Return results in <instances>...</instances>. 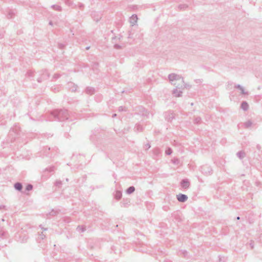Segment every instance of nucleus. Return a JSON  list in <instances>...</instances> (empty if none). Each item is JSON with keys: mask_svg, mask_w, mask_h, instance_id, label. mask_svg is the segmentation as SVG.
<instances>
[{"mask_svg": "<svg viewBox=\"0 0 262 262\" xmlns=\"http://www.w3.org/2000/svg\"><path fill=\"white\" fill-rule=\"evenodd\" d=\"M72 120L70 119L68 111L67 110H56L50 114L49 121H63L64 120Z\"/></svg>", "mask_w": 262, "mask_h": 262, "instance_id": "1", "label": "nucleus"}, {"mask_svg": "<svg viewBox=\"0 0 262 262\" xmlns=\"http://www.w3.org/2000/svg\"><path fill=\"white\" fill-rule=\"evenodd\" d=\"M168 78L169 81V82L173 85H175L176 83H174V81L175 80H181L182 82H184V79L183 78L178 74H176L175 73H171L168 75Z\"/></svg>", "mask_w": 262, "mask_h": 262, "instance_id": "2", "label": "nucleus"}, {"mask_svg": "<svg viewBox=\"0 0 262 262\" xmlns=\"http://www.w3.org/2000/svg\"><path fill=\"white\" fill-rule=\"evenodd\" d=\"M49 77V73L48 71L46 70H44L42 71V74L41 75V77L37 78V80L38 82H41L43 80H47Z\"/></svg>", "mask_w": 262, "mask_h": 262, "instance_id": "3", "label": "nucleus"}, {"mask_svg": "<svg viewBox=\"0 0 262 262\" xmlns=\"http://www.w3.org/2000/svg\"><path fill=\"white\" fill-rule=\"evenodd\" d=\"M165 117L166 120L168 121H171L174 118L173 112L171 111L166 112L165 114Z\"/></svg>", "mask_w": 262, "mask_h": 262, "instance_id": "4", "label": "nucleus"}, {"mask_svg": "<svg viewBox=\"0 0 262 262\" xmlns=\"http://www.w3.org/2000/svg\"><path fill=\"white\" fill-rule=\"evenodd\" d=\"M201 171L205 174H210L211 172V168L207 165H204L201 167Z\"/></svg>", "mask_w": 262, "mask_h": 262, "instance_id": "5", "label": "nucleus"}, {"mask_svg": "<svg viewBox=\"0 0 262 262\" xmlns=\"http://www.w3.org/2000/svg\"><path fill=\"white\" fill-rule=\"evenodd\" d=\"M177 199L180 202L184 203L187 200L188 196L186 194L180 193L177 195Z\"/></svg>", "mask_w": 262, "mask_h": 262, "instance_id": "6", "label": "nucleus"}, {"mask_svg": "<svg viewBox=\"0 0 262 262\" xmlns=\"http://www.w3.org/2000/svg\"><path fill=\"white\" fill-rule=\"evenodd\" d=\"M181 186L184 189L189 188L190 186V182L188 179H183L181 182Z\"/></svg>", "mask_w": 262, "mask_h": 262, "instance_id": "7", "label": "nucleus"}, {"mask_svg": "<svg viewBox=\"0 0 262 262\" xmlns=\"http://www.w3.org/2000/svg\"><path fill=\"white\" fill-rule=\"evenodd\" d=\"M68 88L72 91V92H75L76 91L78 86L74 83L72 82H69L68 83Z\"/></svg>", "mask_w": 262, "mask_h": 262, "instance_id": "8", "label": "nucleus"}, {"mask_svg": "<svg viewBox=\"0 0 262 262\" xmlns=\"http://www.w3.org/2000/svg\"><path fill=\"white\" fill-rule=\"evenodd\" d=\"M138 20V17L136 14H133L129 19L130 23L133 26L137 22Z\"/></svg>", "mask_w": 262, "mask_h": 262, "instance_id": "9", "label": "nucleus"}, {"mask_svg": "<svg viewBox=\"0 0 262 262\" xmlns=\"http://www.w3.org/2000/svg\"><path fill=\"white\" fill-rule=\"evenodd\" d=\"M179 88L177 86L176 88L174 89L172 91V93L174 95V96L178 97L181 96L182 94V92L181 91L178 90Z\"/></svg>", "mask_w": 262, "mask_h": 262, "instance_id": "10", "label": "nucleus"}, {"mask_svg": "<svg viewBox=\"0 0 262 262\" xmlns=\"http://www.w3.org/2000/svg\"><path fill=\"white\" fill-rule=\"evenodd\" d=\"M235 88L238 89L241 91V93L243 95L248 94L247 92H245L244 88L240 84H236L234 86Z\"/></svg>", "mask_w": 262, "mask_h": 262, "instance_id": "11", "label": "nucleus"}, {"mask_svg": "<svg viewBox=\"0 0 262 262\" xmlns=\"http://www.w3.org/2000/svg\"><path fill=\"white\" fill-rule=\"evenodd\" d=\"M241 107L245 111H247L249 108V105L246 101H243L241 105Z\"/></svg>", "mask_w": 262, "mask_h": 262, "instance_id": "12", "label": "nucleus"}, {"mask_svg": "<svg viewBox=\"0 0 262 262\" xmlns=\"http://www.w3.org/2000/svg\"><path fill=\"white\" fill-rule=\"evenodd\" d=\"M94 92H95L94 88H92V87H88L85 89L86 93H87L88 94H89V95L93 94L94 93Z\"/></svg>", "mask_w": 262, "mask_h": 262, "instance_id": "13", "label": "nucleus"}, {"mask_svg": "<svg viewBox=\"0 0 262 262\" xmlns=\"http://www.w3.org/2000/svg\"><path fill=\"white\" fill-rule=\"evenodd\" d=\"M130 201L129 199H123L121 202V206L123 207H127L129 205Z\"/></svg>", "mask_w": 262, "mask_h": 262, "instance_id": "14", "label": "nucleus"}, {"mask_svg": "<svg viewBox=\"0 0 262 262\" xmlns=\"http://www.w3.org/2000/svg\"><path fill=\"white\" fill-rule=\"evenodd\" d=\"M14 188L16 190L18 191H21L23 188V185L21 183L19 182H17L14 184Z\"/></svg>", "mask_w": 262, "mask_h": 262, "instance_id": "15", "label": "nucleus"}, {"mask_svg": "<svg viewBox=\"0 0 262 262\" xmlns=\"http://www.w3.org/2000/svg\"><path fill=\"white\" fill-rule=\"evenodd\" d=\"M135 131L137 132H142L143 130V126L139 124H137L134 128Z\"/></svg>", "mask_w": 262, "mask_h": 262, "instance_id": "16", "label": "nucleus"}, {"mask_svg": "<svg viewBox=\"0 0 262 262\" xmlns=\"http://www.w3.org/2000/svg\"><path fill=\"white\" fill-rule=\"evenodd\" d=\"M153 154L156 156L158 157L161 154V150L159 148H155L152 150Z\"/></svg>", "mask_w": 262, "mask_h": 262, "instance_id": "17", "label": "nucleus"}, {"mask_svg": "<svg viewBox=\"0 0 262 262\" xmlns=\"http://www.w3.org/2000/svg\"><path fill=\"white\" fill-rule=\"evenodd\" d=\"M115 198L117 200H120L121 197H122V192L121 191H119V190H117L116 191V193L115 194Z\"/></svg>", "mask_w": 262, "mask_h": 262, "instance_id": "18", "label": "nucleus"}, {"mask_svg": "<svg viewBox=\"0 0 262 262\" xmlns=\"http://www.w3.org/2000/svg\"><path fill=\"white\" fill-rule=\"evenodd\" d=\"M96 12H93L92 14V17L94 18V20H95L96 21H98L101 18V16L100 15H99V14H97V16H96V17L95 16V14H96Z\"/></svg>", "mask_w": 262, "mask_h": 262, "instance_id": "19", "label": "nucleus"}, {"mask_svg": "<svg viewBox=\"0 0 262 262\" xmlns=\"http://www.w3.org/2000/svg\"><path fill=\"white\" fill-rule=\"evenodd\" d=\"M51 8H52L55 10H56L58 11H61V10H62L61 7L58 5H53L51 6Z\"/></svg>", "mask_w": 262, "mask_h": 262, "instance_id": "20", "label": "nucleus"}, {"mask_svg": "<svg viewBox=\"0 0 262 262\" xmlns=\"http://www.w3.org/2000/svg\"><path fill=\"white\" fill-rule=\"evenodd\" d=\"M135 190V188L134 186H130L126 189V193L128 194H131L134 192Z\"/></svg>", "mask_w": 262, "mask_h": 262, "instance_id": "21", "label": "nucleus"}, {"mask_svg": "<svg viewBox=\"0 0 262 262\" xmlns=\"http://www.w3.org/2000/svg\"><path fill=\"white\" fill-rule=\"evenodd\" d=\"M236 155L240 159H243L245 156V153L242 151L237 152Z\"/></svg>", "mask_w": 262, "mask_h": 262, "instance_id": "22", "label": "nucleus"}, {"mask_svg": "<svg viewBox=\"0 0 262 262\" xmlns=\"http://www.w3.org/2000/svg\"><path fill=\"white\" fill-rule=\"evenodd\" d=\"M188 7V5L186 4H181L178 6V8L180 10H184Z\"/></svg>", "mask_w": 262, "mask_h": 262, "instance_id": "23", "label": "nucleus"}, {"mask_svg": "<svg viewBox=\"0 0 262 262\" xmlns=\"http://www.w3.org/2000/svg\"><path fill=\"white\" fill-rule=\"evenodd\" d=\"M201 118L200 117H196L194 120V123L196 124H198L201 122Z\"/></svg>", "mask_w": 262, "mask_h": 262, "instance_id": "24", "label": "nucleus"}, {"mask_svg": "<svg viewBox=\"0 0 262 262\" xmlns=\"http://www.w3.org/2000/svg\"><path fill=\"white\" fill-rule=\"evenodd\" d=\"M77 230L78 231L84 232L85 230V228L84 226H78L77 228Z\"/></svg>", "mask_w": 262, "mask_h": 262, "instance_id": "25", "label": "nucleus"}, {"mask_svg": "<svg viewBox=\"0 0 262 262\" xmlns=\"http://www.w3.org/2000/svg\"><path fill=\"white\" fill-rule=\"evenodd\" d=\"M252 125V122L250 121H248L244 123V126L246 128L250 127Z\"/></svg>", "mask_w": 262, "mask_h": 262, "instance_id": "26", "label": "nucleus"}, {"mask_svg": "<svg viewBox=\"0 0 262 262\" xmlns=\"http://www.w3.org/2000/svg\"><path fill=\"white\" fill-rule=\"evenodd\" d=\"M172 150L171 149V148L170 147H168L166 150H165V154L167 155H170L172 154Z\"/></svg>", "mask_w": 262, "mask_h": 262, "instance_id": "27", "label": "nucleus"}, {"mask_svg": "<svg viewBox=\"0 0 262 262\" xmlns=\"http://www.w3.org/2000/svg\"><path fill=\"white\" fill-rule=\"evenodd\" d=\"M26 75L29 77H33L34 76V72L31 70L28 71Z\"/></svg>", "mask_w": 262, "mask_h": 262, "instance_id": "28", "label": "nucleus"}, {"mask_svg": "<svg viewBox=\"0 0 262 262\" xmlns=\"http://www.w3.org/2000/svg\"><path fill=\"white\" fill-rule=\"evenodd\" d=\"M55 185L58 187H60L62 185V182L60 180H57L55 182Z\"/></svg>", "mask_w": 262, "mask_h": 262, "instance_id": "29", "label": "nucleus"}, {"mask_svg": "<svg viewBox=\"0 0 262 262\" xmlns=\"http://www.w3.org/2000/svg\"><path fill=\"white\" fill-rule=\"evenodd\" d=\"M66 4L69 6H72L73 5L72 2L71 0H64Z\"/></svg>", "mask_w": 262, "mask_h": 262, "instance_id": "30", "label": "nucleus"}, {"mask_svg": "<svg viewBox=\"0 0 262 262\" xmlns=\"http://www.w3.org/2000/svg\"><path fill=\"white\" fill-rule=\"evenodd\" d=\"M55 169V167L54 166H51L50 167L47 168L45 170L46 171L52 172Z\"/></svg>", "mask_w": 262, "mask_h": 262, "instance_id": "31", "label": "nucleus"}, {"mask_svg": "<svg viewBox=\"0 0 262 262\" xmlns=\"http://www.w3.org/2000/svg\"><path fill=\"white\" fill-rule=\"evenodd\" d=\"M32 188H33V186H32V184H28V185H27V186H26V190L27 191H30V190H31L32 189Z\"/></svg>", "mask_w": 262, "mask_h": 262, "instance_id": "32", "label": "nucleus"}, {"mask_svg": "<svg viewBox=\"0 0 262 262\" xmlns=\"http://www.w3.org/2000/svg\"><path fill=\"white\" fill-rule=\"evenodd\" d=\"M171 161L173 164H174L176 165H178L180 163L179 160L177 158H174V159H172L171 160Z\"/></svg>", "mask_w": 262, "mask_h": 262, "instance_id": "33", "label": "nucleus"}, {"mask_svg": "<svg viewBox=\"0 0 262 262\" xmlns=\"http://www.w3.org/2000/svg\"><path fill=\"white\" fill-rule=\"evenodd\" d=\"M14 15V14L13 12L12 11H10L9 12L7 17L8 18H11L13 17Z\"/></svg>", "mask_w": 262, "mask_h": 262, "instance_id": "34", "label": "nucleus"}, {"mask_svg": "<svg viewBox=\"0 0 262 262\" xmlns=\"http://www.w3.org/2000/svg\"><path fill=\"white\" fill-rule=\"evenodd\" d=\"M118 111L119 112L126 111V108L124 106H121L119 107Z\"/></svg>", "mask_w": 262, "mask_h": 262, "instance_id": "35", "label": "nucleus"}, {"mask_svg": "<svg viewBox=\"0 0 262 262\" xmlns=\"http://www.w3.org/2000/svg\"><path fill=\"white\" fill-rule=\"evenodd\" d=\"M57 213L56 211L53 210L51 212L49 213L50 215L54 216Z\"/></svg>", "mask_w": 262, "mask_h": 262, "instance_id": "36", "label": "nucleus"}, {"mask_svg": "<svg viewBox=\"0 0 262 262\" xmlns=\"http://www.w3.org/2000/svg\"><path fill=\"white\" fill-rule=\"evenodd\" d=\"M180 254H183L184 257H186L187 255V252L186 251H180Z\"/></svg>", "mask_w": 262, "mask_h": 262, "instance_id": "37", "label": "nucleus"}, {"mask_svg": "<svg viewBox=\"0 0 262 262\" xmlns=\"http://www.w3.org/2000/svg\"><path fill=\"white\" fill-rule=\"evenodd\" d=\"M184 83V88H186V89H189L190 87H191V85L187 84V83H185L184 82H183Z\"/></svg>", "mask_w": 262, "mask_h": 262, "instance_id": "38", "label": "nucleus"}, {"mask_svg": "<svg viewBox=\"0 0 262 262\" xmlns=\"http://www.w3.org/2000/svg\"><path fill=\"white\" fill-rule=\"evenodd\" d=\"M150 147V145L149 143H147L145 145H144V148L146 150V149H148Z\"/></svg>", "mask_w": 262, "mask_h": 262, "instance_id": "39", "label": "nucleus"}, {"mask_svg": "<svg viewBox=\"0 0 262 262\" xmlns=\"http://www.w3.org/2000/svg\"><path fill=\"white\" fill-rule=\"evenodd\" d=\"M39 236H40V238L41 239H43L45 237H46V235L45 234L43 233V232H42L40 235H39Z\"/></svg>", "mask_w": 262, "mask_h": 262, "instance_id": "40", "label": "nucleus"}, {"mask_svg": "<svg viewBox=\"0 0 262 262\" xmlns=\"http://www.w3.org/2000/svg\"><path fill=\"white\" fill-rule=\"evenodd\" d=\"M59 77H60V75H59L58 74H54V75L53 76V78H54V79H58Z\"/></svg>", "mask_w": 262, "mask_h": 262, "instance_id": "41", "label": "nucleus"}, {"mask_svg": "<svg viewBox=\"0 0 262 262\" xmlns=\"http://www.w3.org/2000/svg\"><path fill=\"white\" fill-rule=\"evenodd\" d=\"M58 47L60 49H63L64 47V45L62 44V43H59L58 44Z\"/></svg>", "mask_w": 262, "mask_h": 262, "instance_id": "42", "label": "nucleus"}, {"mask_svg": "<svg viewBox=\"0 0 262 262\" xmlns=\"http://www.w3.org/2000/svg\"><path fill=\"white\" fill-rule=\"evenodd\" d=\"M83 7H84V5H83L82 4H81V3H79V4H78V7H79L80 9H83Z\"/></svg>", "mask_w": 262, "mask_h": 262, "instance_id": "43", "label": "nucleus"}, {"mask_svg": "<svg viewBox=\"0 0 262 262\" xmlns=\"http://www.w3.org/2000/svg\"><path fill=\"white\" fill-rule=\"evenodd\" d=\"M128 38H134V36H133V34L131 32H129V34H128Z\"/></svg>", "mask_w": 262, "mask_h": 262, "instance_id": "44", "label": "nucleus"}, {"mask_svg": "<svg viewBox=\"0 0 262 262\" xmlns=\"http://www.w3.org/2000/svg\"><path fill=\"white\" fill-rule=\"evenodd\" d=\"M39 227L43 230V231H46L48 230V228H43L42 227L41 225H40Z\"/></svg>", "mask_w": 262, "mask_h": 262, "instance_id": "45", "label": "nucleus"}, {"mask_svg": "<svg viewBox=\"0 0 262 262\" xmlns=\"http://www.w3.org/2000/svg\"><path fill=\"white\" fill-rule=\"evenodd\" d=\"M6 206L5 205H0V210L5 209Z\"/></svg>", "mask_w": 262, "mask_h": 262, "instance_id": "46", "label": "nucleus"}, {"mask_svg": "<svg viewBox=\"0 0 262 262\" xmlns=\"http://www.w3.org/2000/svg\"><path fill=\"white\" fill-rule=\"evenodd\" d=\"M115 47L116 48L119 49V48H120V46L119 45L116 44V45H115Z\"/></svg>", "mask_w": 262, "mask_h": 262, "instance_id": "47", "label": "nucleus"}, {"mask_svg": "<svg viewBox=\"0 0 262 262\" xmlns=\"http://www.w3.org/2000/svg\"><path fill=\"white\" fill-rule=\"evenodd\" d=\"M98 63H96L94 64L93 68L96 67L98 66Z\"/></svg>", "mask_w": 262, "mask_h": 262, "instance_id": "48", "label": "nucleus"}, {"mask_svg": "<svg viewBox=\"0 0 262 262\" xmlns=\"http://www.w3.org/2000/svg\"><path fill=\"white\" fill-rule=\"evenodd\" d=\"M116 116H117L116 114H114L113 115V116H112V117H113V118H114V117H115Z\"/></svg>", "mask_w": 262, "mask_h": 262, "instance_id": "49", "label": "nucleus"}, {"mask_svg": "<svg viewBox=\"0 0 262 262\" xmlns=\"http://www.w3.org/2000/svg\"><path fill=\"white\" fill-rule=\"evenodd\" d=\"M49 25H51V26H52V25H53V23H52V22L51 21H50V23H49Z\"/></svg>", "mask_w": 262, "mask_h": 262, "instance_id": "50", "label": "nucleus"}, {"mask_svg": "<svg viewBox=\"0 0 262 262\" xmlns=\"http://www.w3.org/2000/svg\"><path fill=\"white\" fill-rule=\"evenodd\" d=\"M89 49H90V47H86V50H89Z\"/></svg>", "mask_w": 262, "mask_h": 262, "instance_id": "51", "label": "nucleus"}, {"mask_svg": "<svg viewBox=\"0 0 262 262\" xmlns=\"http://www.w3.org/2000/svg\"><path fill=\"white\" fill-rule=\"evenodd\" d=\"M239 219H240V217H239V216H237V217H236V219H237V220H239Z\"/></svg>", "mask_w": 262, "mask_h": 262, "instance_id": "52", "label": "nucleus"}, {"mask_svg": "<svg viewBox=\"0 0 262 262\" xmlns=\"http://www.w3.org/2000/svg\"><path fill=\"white\" fill-rule=\"evenodd\" d=\"M2 35L1 34H0V38L2 37Z\"/></svg>", "mask_w": 262, "mask_h": 262, "instance_id": "53", "label": "nucleus"}, {"mask_svg": "<svg viewBox=\"0 0 262 262\" xmlns=\"http://www.w3.org/2000/svg\"><path fill=\"white\" fill-rule=\"evenodd\" d=\"M257 148L259 149V146L257 145Z\"/></svg>", "mask_w": 262, "mask_h": 262, "instance_id": "54", "label": "nucleus"}, {"mask_svg": "<svg viewBox=\"0 0 262 262\" xmlns=\"http://www.w3.org/2000/svg\"><path fill=\"white\" fill-rule=\"evenodd\" d=\"M252 248L253 247V246L252 245V244H250Z\"/></svg>", "mask_w": 262, "mask_h": 262, "instance_id": "55", "label": "nucleus"}, {"mask_svg": "<svg viewBox=\"0 0 262 262\" xmlns=\"http://www.w3.org/2000/svg\"><path fill=\"white\" fill-rule=\"evenodd\" d=\"M141 108H142V110H144V111H145V109H144V108L141 107Z\"/></svg>", "mask_w": 262, "mask_h": 262, "instance_id": "56", "label": "nucleus"}, {"mask_svg": "<svg viewBox=\"0 0 262 262\" xmlns=\"http://www.w3.org/2000/svg\"><path fill=\"white\" fill-rule=\"evenodd\" d=\"M68 179H66V181H68Z\"/></svg>", "mask_w": 262, "mask_h": 262, "instance_id": "57", "label": "nucleus"}, {"mask_svg": "<svg viewBox=\"0 0 262 262\" xmlns=\"http://www.w3.org/2000/svg\"><path fill=\"white\" fill-rule=\"evenodd\" d=\"M165 262H171V261H165Z\"/></svg>", "mask_w": 262, "mask_h": 262, "instance_id": "58", "label": "nucleus"}]
</instances>
